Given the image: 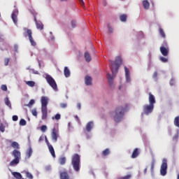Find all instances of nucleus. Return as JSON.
<instances>
[{"label": "nucleus", "mask_w": 179, "mask_h": 179, "mask_svg": "<svg viewBox=\"0 0 179 179\" xmlns=\"http://www.w3.org/2000/svg\"><path fill=\"white\" fill-rule=\"evenodd\" d=\"M103 156H108L110 155V149L106 148L102 152Z\"/></svg>", "instance_id": "obj_31"}, {"label": "nucleus", "mask_w": 179, "mask_h": 179, "mask_svg": "<svg viewBox=\"0 0 179 179\" xmlns=\"http://www.w3.org/2000/svg\"><path fill=\"white\" fill-rule=\"evenodd\" d=\"M162 47L168 48L167 41H164L162 43Z\"/></svg>", "instance_id": "obj_50"}, {"label": "nucleus", "mask_w": 179, "mask_h": 179, "mask_svg": "<svg viewBox=\"0 0 179 179\" xmlns=\"http://www.w3.org/2000/svg\"><path fill=\"white\" fill-rule=\"evenodd\" d=\"M41 101V108H47V106H48V97L42 96Z\"/></svg>", "instance_id": "obj_10"}, {"label": "nucleus", "mask_w": 179, "mask_h": 179, "mask_svg": "<svg viewBox=\"0 0 179 179\" xmlns=\"http://www.w3.org/2000/svg\"><path fill=\"white\" fill-rule=\"evenodd\" d=\"M167 159H162V164L161 165L160 168V174L161 176H166L167 174Z\"/></svg>", "instance_id": "obj_7"}, {"label": "nucleus", "mask_w": 179, "mask_h": 179, "mask_svg": "<svg viewBox=\"0 0 179 179\" xmlns=\"http://www.w3.org/2000/svg\"><path fill=\"white\" fill-rule=\"evenodd\" d=\"M177 179H179V173L177 176Z\"/></svg>", "instance_id": "obj_63"}, {"label": "nucleus", "mask_w": 179, "mask_h": 179, "mask_svg": "<svg viewBox=\"0 0 179 179\" xmlns=\"http://www.w3.org/2000/svg\"><path fill=\"white\" fill-rule=\"evenodd\" d=\"M41 130L42 132H45L47 131V126L42 125L41 127Z\"/></svg>", "instance_id": "obj_40"}, {"label": "nucleus", "mask_w": 179, "mask_h": 179, "mask_svg": "<svg viewBox=\"0 0 179 179\" xmlns=\"http://www.w3.org/2000/svg\"><path fill=\"white\" fill-rule=\"evenodd\" d=\"M60 179H69V174L66 171H62L59 174Z\"/></svg>", "instance_id": "obj_16"}, {"label": "nucleus", "mask_w": 179, "mask_h": 179, "mask_svg": "<svg viewBox=\"0 0 179 179\" xmlns=\"http://www.w3.org/2000/svg\"><path fill=\"white\" fill-rule=\"evenodd\" d=\"M113 27H108V33H113Z\"/></svg>", "instance_id": "obj_56"}, {"label": "nucleus", "mask_w": 179, "mask_h": 179, "mask_svg": "<svg viewBox=\"0 0 179 179\" xmlns=\"http://www.w3.org/2000/svg\"><path fill=\"white\" fill-rule=\"evenodd\" d=\"M120 19L121 22H127V15L123 14L120 16Z\"/></svg>", "instance_id": "obj_32"}, {"label": "nucleus", "mask_w": 179, "mask_h": 179, "mask_svg": "<svg viewBox=\"0 0 179 179\" xmlns=\"http://www.w3.org/2000/svg\"><path fill=\"white\" fill-rule=\"evenodd\" d=\"M159 59H160V61H161L162 62H164V63L169 62V59H167V58H166V57H161L159 58Z\"/></svg>", "instance_id": "obj_36"}, {"label": "nucleus", "mask_w": 179, "mask_h": 179, "mask_svg": "<svg viewBox=\"0 0 179 179\" xmlns=\"http://www.w3.org/2000/svg\"><path fill=\"white\" fill-rule=\"evenodd\" d=\"M129 107V104H126L125 107L119 106L115 110V115L114 116V120L115 122H120L124 117V113L128 110Z\"/></svg>", "instance_id": "obj_2"}, {"label": "nucleus", "mask_w": 179, "mask_h": 179, "mask_svg": "<svg viewBox=\"0 0 179 179\" xmlns=\"http://www.w3.org/2000/svg\"><path fill=\"white\" fill-rule=\"evenodd\" d=\"M13 176L17 179H21L22 178V174L19 172H13Z\"/></svg>", "instance_id": "obj_28"}, {"label": "nucleus", "mask_w": 179, "mask_h": 179, "mask_svg": "<svg viewBox=\"0 0 179 179\" xmlns=\"http://www.w3.org/2000/svg\"><path fill=\"white\" fill-rule=\"evenodd\" d=\"M94 124H93V122H89L86 125V131L87 132H90L92 129H93V127Z\"/></svg>", "instance_id": "obj_17"}, {"label": "nucleus", "mask_w": 179, "mask_h": 179, "mask_svg": "<svg viewBox=\"0 0 179 179\" xmlns=\"http://www.w3.org/2000/svg\"><path fill=\"white\" fill-rule=\"evenodd\" d=\"M174 124H175V125H176V127H179V116H177L175 118Z\"/></svg>", "instance_id": "obj_35"}, {"label": "nucleus", "mask_w": 179, "mask_h": 179, "mask_svg": "<svg viewBox=\"0 0 179 179\" xmlns=\"http://www.w3.org/2000/svg\"><path fill=\"white\" fill-rule=\"evenodd\" d=\"M159 50L162 55H164V57H167V55H169V48L161 46Z\"/></svg>", "instance_id": "obj_11"}, {"label": "nucleus", "mask_w": 179, "mask_h": 179, "mask_svg": "<svg viewBox=\"0 0 179 179\" xmlns=\"http://www.w3.org/2000/svg\"><path fill=\"white\" fill-rule=\"evenodd\" d=\"M12 156L14 157V159L10 162V166H17V164L20 162V159H22V153L17 150H13Z\"/></svg>", "instance_id": "obj_4"}, {"label": "nucleus", "mask_w": 179, "mask_h": 179, "mask_svg": "<svg viewBox=\"0 0 179 179\" xmlns=\"http://www.w3.org/2000/svg\"><path fill=\"white\" fill-rule=\"evenodd\" d=\"M125 77H126V81L127 82H128V83L131 82V76L130 75L129 76H125Z\"/></svg>", "instance_id": "obj_47"}, {"label": "nucleus", "mask_w": 179, "mask_h": 179, "mask_svg": "<svg viewBox=\"0 0 179 179\" xmlns=\"http://www.w3.org/2000/svg\"><path fill=\"white\" fill-rule=\"evenodd\" d=\"M45 142H46V145L48 146H51V144H50V142L48 141V140L47 139V136H45Z\"/></svg>", "instance_id": "obj_54"}, {"label": "nucleus", "mask_w": 179, "mask_h": 179, "mask_svg": "<svg viewBox=\"0 0 179 179\" xmlns=\"http://www.w3.org/2000/svg\"><path fill=\"white\" fill-rule=\"evenodd\" d=\"M42 113V120H47V117H48V112L47 108H41Z\"/></svg>", "instance_id": "obj_13"}, {"label": "nucleus", "mask_w": 179, "mask_h": 179, "mask_svg": "<svg viewBox=\"0 0 179 179\" xmlns=\"http://www.w3.org/2000/svg\"><path fill=\"white\" fill-rule=\"evenodd\" d=\"M155 169V164H151V171H153V169Z\"/></svg>", "instance_id": "obj_59"}, {"label": "nucleus", "mask_w": 179, "mask_h": 179, "mask_svg": "<svg viewBox=\"0 0 179 179\" xmlns=\"http://www.w3.org/2000/svg\"><path fill=\"white\" fill-rule=\"evenodd\" d=\"M49 152L50 155H52V157H55V150H54V147L52 145H49L48 147Z\"/></svg>", "instance_id": "obj_22"}, {"label": "nucleus", "mask_w": 179, "mask_h": 179, "mask_svg": "<svg viewBox=\"0 0 179 179\" xmlns=\"http://www.w3.org/2000/svg\"><path fill=\"white\" fill-rule=\"evenodd\" d=\"M92 80L93 79L89 76H86L85 78V83L87 86L92 85Z\"/></svg>", "instance_id": "obj_15"}, {"label": "nucleus", "mask_w": 179, "mask_h": 179, "mask_svg": "<svg viewBox=\"0 0 179 179\" xmlns=\"http://www.w3.org/2000/svg\"><path fill=\"white\" fill-rule=\"evenodd\" d=\"M45 79L48 83V85L53 89V90L57 91L58 90V87L57 85V82H55V80L52 76L48 74H45Z\"/></svg>", "instance_id": "obj_6"}, {"label": "nucleus", "mask_w": 179, "mask_h": 179, "mask_svg": "<svg viewBox=\"0 0 179 179\" xmlns=\"http://www.w3.org/2000/svg\"><path fill=\"white\" fill-rule=\"evenodd\" d=\"M60 107L61 108H66V107H68V104L62 103H60Z\"/></svg>", "instance_id": "obj_43"}, {"label": "nucleus", "mask_w": 179, "mask_h": 179, "mask_svg": "<svg viewBox=\"0 0 179 179\" xmlns=\"http://www.w3.org/2000/svg\"><path fill=\"white\" fill-rule=\"evenodd\" d=\"M77 107H78V108L79 110H80V103H78V104H77Z\"/></svg>", "instance_id": "obj_60"}, {"label": "nucleus", "mask_w": 179, "mask_h": 179, "mask_svg": "<svg viewBox=\"0 0 179 179\" xmlns=\"http://www.w3.org/2000/svg\"><path fill=\"white\" fill-rule=\"evenodd\" d=\"M26 177L29 179H33V175L30 172H26Z\"/></svg>", "instance_id": "obj_38"}, {"label": "nucleus", "mask_w": 179, "mask_h": 179, "mask_svg": "<svg viewBox=\"0 0 179 179\" xmlns=\"http://www.w3.org/2000/svg\"><path fill=\"white\" fill-rule=\"evenodd\" d=\"M12 19H13V22L15 23V24H17V15H16V14H15V13H13L12 14Z\"/></svg>", "instance_id": "obj_29"}, {"label": "nucleus", "mask_w": 179, "mask_h": 179, "mask_svg": "<svg viewBox=\"0 0 179 179\" xmlns=\"http://www.w3.org/2000/svg\"><path fill=\"white\" fill-rule=\"evenodd\" d=\"M143 6L144 9L148 10V9H149V8L150 7V3H149V1L148 0H143Z\"/></svg>", "instance_id": "obj_19"}, {"label": "nucleus", "mask_w": 179, "mask_h": 179, "mask_svg": "<svg viewBox=\"0 0 179 179\" xmlns=\"http://www.w3.org/2000/svg\"><path fill=\"white\" fill-rule=\"evenodd\" d=\"M51 136H52V141L53 142L56 143L58 141V130H57V129L55 128L52 129Z\"/></svg>", "instance_id": "obj_9"}, {"label": "nucleus", "mask_w": 179, "mask_h": 179, "mask_svg": "<svg viewBox=\"0 0 179 179\" xmlns=\"http://www.w3.org/2000/svg\"><path fill=\"white\" fill-rule=\"evenodd\" d=\"M26 124H27V122L24 120V119H21L20 120V125L24 127V125H26Z\"/></svg>", "instance_id": "obj_37"}, {"label": "nucleus", "mask_w": 179, "mask_h": 179, "mask_svg": "<svg viewBox=\"0 0 179 179\" xmlns=\"http://www.w3.org/2000/svg\"><path fill=\"white\" fill-rule=\"evenodd\" d=\"M84 57L87 62H90L92 61V56H90V53L88 52H85Z\"/></svg>", "instance_id": "obj_20"}, {"label": "nucleus", "mask_w": 179, "mask_h": 179, "mask_svg": "<svg viewBox=\"0 0 179 179\" xmlns=\"http://www.w3.org/2000/svg\"><path fill=\"white\" fill-rule=\"evenodd\" d=\"M64 146H66V150H68V149H69V144L64 143L62 148H64Z\"/></svg>", "instance_id": "obj_52"}, {"label": "nucleus", "mask_w": 179, "mask_h": 179, "mask_svg": "<svg viewBox=\"0 0 179 179\" xmlns=\"http://www.w3.org/2000/svg\"><path fill=\"white\" fill-rule=\"evenodd\" d=\"M59 164H61L62 166H64V164H65V163H66V157H62L59 159Z\"/></svg>", "instance_id": "obj_23"}, {"label": "nucleus", "mask_w": 179, "mask_h": 179, "mask_svg": "<svg viewBox=\"0 0 179 179\" xmlns=\"http://www.w3.org/2000/svg\"><path fill=\"white\" fill-rule=\"evenodd\" d=\"M17 120H19V117H17V115L13 116V121H17Z\"/></svg>", "instance_id": "obj_51"}, {"label": "nucleus", "mask_w": 179, "mask_h": 179, "mask_svg": "<svg viewBox=\"0 0 179 179\" xmlns=\"http://www.w3.org/2000/svg\"><path fill=\"white\" fill-rule=\"evenodd\" d=\"M31 155H33V149H31V148H29L27 152V157H28V159H30V157H31Z\"/></svg>", "instance_id": "obj_26"}, {"label": "nucleus", "mask_w": 179, "mask_h": 179, "mask_svg": "<svg viewBox=\"0 0 179 179\" xmlns=\"http://www.w3.org/2000/svg\"><path fill=\"white\" fill-rule=\"evenodd\" d=\"M159 33L160 36H161L163 38H166V34L164 33V31L163 30V29L159 28Z\"/></svg>", "instance_id": "obj_30"}, {"label": "nucleus", "mask_w": 179, "mask_h": 179, "mask_svg": "<svg viewBox=\"0 0 179 179\" xmlns=\"http://www.w3.org/2000/svg\"><path fill=\"white\" fill-rule=\"evenodd\" d=\"M1 89L3 92H6V90H8V87L6 85H2Z\"/></svg>", "instance_id": "obj_41"}, {"label": "nucleus", "mask_w": 179, "mask_h": 179, "mask_svg": "<svg viewBox=\"0 0 179 179\" xmlns=\"http://www.w3.org/2000/svg\"><path fill=\"white\" fill-rule=\"evenodd\" d=\"M124 72H125V76H129V69L127 66H124Z\"/></svg>", "instance_id": "obj_39"}, {"label": "nucleus", "mask_w": 179, "mask_h": 179, "mask_svg": "<svg viewBox=\"0 0 179 179\" xmlns=\"http://www.w3.org/2000/svg\"><path fill=\"white\" fill-rule=\"evenodd\" d=\"M62 2H66L68 0H60Z\"/></svg>", "instance_id": "obj_62"}, {"label": "nucleus", "mask_w": 179, "mask_h": 179, "mask_svg": "<svg viewBox=\"0 0 179 179\" xmlns=\"http://www.w3.org/2000/svg\"><path fill=\"white\" fill-rule=\"evenodd\" d=\"M0 16H1V14H0Z\"/></svg>", "instance_id": "obj_64"}, {"label": "nucleus", "mask_w": 179, "mask_h": 179, "mask_svg": "<svg viewBox=\"0 0 179 179\" xmlns=\"http://www.w3.org/2000/svg\"><path fill=\"white\" fill-rule=\"evenodd\" d=\"M0 131L1 132H5V126H3L2 124L0 126Z\"/></svg>", "instance_id": "obj_44"}, {"label": "nucleus", "mask_w": 179, "mask_h": 179, "mask_svg": "<svg viewBox=\"0 0 179 179\" xmlns=\"http://www.w3.org/2000/svg\"><path fill=\"white\" fill-rule=\"evenodd\" d=\"M131 177H132V176H131V175H127L124 177H122L121 179H131Z\"/></svg>", "instance_id": "obj_45"}, {"label": "nucleus", "mask_w": 179, "mask_h": 179, "mask_svg": "<svg viewBox=\"0 0 179 179\" xmlns=\"http://www.w3.org/2000/svg\"><path fill=\"white\" fill-rule=\"evenodd\" d=\"M24 32L23 35L24 37H28L29 42L33 47H36V43L34 41V38H33V31L31 29H29V28L24 27L23 28Z\"/></svg>", "instance_id": "obj_5"}, {"label": "nucleus", "mask_w": 179, "mask_h": 179, "mask_svg": "<svg viewBox=\"0 0 179 179\" xmlns=\"http://www.w3.org/2000/svg\"><path fill=\"white\" fill-rule=\"evenodd\" d=\"M79 2L82 6H85V1L83 0H79Z\"/></svg>", "instance_id": "obj_55"}, {"label": "nucleus", "mask_w": 179, "mask_h": 179, "mask_svg": "<svg viewBox=\"0 0 179 179\" xmlns=\"http://www.w3.org/2000/svg\"><path fill=\"white\" fill-rule=\"evenodd\" d=\"M35 101L34 99H31L29 102V103L27 106V107H31V106H33L34 104Z\"/></svg>", "instance_id": "obj_34"}, {"label": "nucleus", "mask_w": 179, "mask_h": 179, "mask_svg": "<svg viewBox=\"0 0 179 179\" xmlns=\"http://www.w3.org/2000/svg\"><path fill=\"white\" fill-rule=\"evenodd\" d=\"M31 114L32 115H34V117H37V110L36 109H33L31 110Z\"/></svg>", "instance_id": "obj_42"}, {"label": "nucleus", "mask_w": 179, "mask_h": 179, "mask_svg": "<svg viewBox=\"0 0 179 179\" xmlns=\"http://www.w3.org/2000/svg\"><path fill=\"white\" fill-rule=\"evenodd\" d=\"M6 106H8L9 108H12V103H10V101L9 100V98L6 97L4 99Z\"/></svg>", "instance_id": "obj_24"}, {"label": "nucleus", "mask_w": 179, "mask_h": 179, "mask_svg": "<svg viewBox=\"0 0 179 179\" xmlns=\"http://www.w3.org/2000/svg\"><path fill=\"white\" fill-rule=\"evenodd\" d=\"M34 22L36 23V29H38L39 30H43L44 29V25H43L41 22L37 21V17H36V16H34Z\"/></svg>", "instance_id": "obj_12"}, {"label": "nucleus", "mask_w": 179, "mask_h": 179, "mask_svg": "<svg viewBox=\"0 0 179 179\" xmlns=\"http://www.w3.org/2000/svg\"><path fill=\"white\" fill-rule=\"evenodd\" d=\"M110 63L112 76L110 73H107V79L110 87L113 88L114 87V78L117 76V73H118V69H120V65L122 64V59L120 57H117L115 62L110 61Z\"/></svg>", "instance_id": "obj_1"}, {"label": "nucleus", "mask_w": 179, "mask_h": 179, "mask_svg": "<svg viewBox=\"0 0 179 179\" xmlns=\"http://www.w3.org/2000/svg\"><path fill=\"white\" fill-rule=\"evenodd\" d=\"M8 64H9V59H5V60H4V65L6 66H8Z\"/></svg>", "instance_id": "obj_46"}, {"label": "nucleus", "mask_w": 179, "mask_h": 179, "mask_svg": "<svg viewBox=\"0 0 179 179\" xmlns=\"http://www.w3.org/2000/svg\"><path fill=\"white\" fill-rule=\"evenodd\" d=\"M71 164L75 171L80 170V156L78 154H74L72 156Z\"/></svg>", "instance_id": "obj_3"}, {"label": "nucleus", "mask_w": 179, "mask_h": 179, "mask_svg": "<svg viewBox=\"0 0 179 179\" xmlns=\"http://www.w3.org/2000/svg\"><path fill=\"white\" fill-rule=\"evenodd\" d=\"M173 139V141H177V139H178V134L174 136Z\"/></svg>", "instance_id": "obj_58"}, {"label": "nucleus", "mask_w": 179, "mask_h": 179, "mask_svg": "<svg viewBox=\"0 0 179 179\" xmlns=\"http://www.w3.org/2000/svg\"><path fill=\"white\" fill-rule=\"evenodd\" d=\"M139 156V150L138 148H135L131 155V159H136V157Z\"/></svg>", "instance_id": "obj_18"}, {"label": "nucleus", "mask_w": 179, "mask_h": 179, "mask_svg": "<svg viewBox=\"0 0 179 179\" xmlns=\"http://www.w3.org/2000/svg\"><path fill=\"white\" fill-rule=\"evenodd\" d=\"M149 103L150 104L155 106V104L156 103V99L155 98V95L152 94V93H149Z\"/></svg>", "instance_id": "obj_14"}, {"label": "nucleus", "mask_w": 179, "mask_h": 179, "mask_svg": "<svg viewBox=\"0 0 179 179\" xmlns=\"http://www.w3.org/2000/svg\"><path fill=\"white\" fill-rule=\"evenodd\" d=\"M153 79H157V71H155L152 75Z\"/></svg>", "instance_id": "obj_49"}, {"label": "nucleus", "mask_w": 179, "mask_h": 179, "mask_svg": "<svg viewBox=\"0 0 179 179\" xmlns=\"http://www.w3.org/2000/svg\"><path fill=\"white\" fill-rule=\"evenodd\" d=\"M25 83L27 86H29V87H34L36 85V83L34 81H26Z\"/></svg>", "instance_id": "obj_27"}, {"label": "nucleus", "mask_w": 179, "mask_h": 179, "mask_svg": "<svg viewBox=\"0 0 179 179\" xmlns=\"http://www.w3.org/2000/svg\"><path fill=\"white\" fill-rule=\"evenodd\" d=\"M52 120H61V115L59 113L56 114L55 117H52Z\"/></svg>", "instance_id": "obj_33"}, {"label": "nucleus", "mask_w": 179, "mask_h": 179, "mask_svg": "<svg viewBox=\"0 0 179 179\" xmlns=\"http://www.w3.org/2000/svg\"><path fill=\"white\" fill-rule=\"evenodd\" d=\"M64 73L66 78H69L71 76V71H69V69H68V67H64Z\"/></svg>", "instance_id": "obj_21"}, {"label": "nucleus", "mask_w": 179, "mask_h": 179, "mask_svg": "<svg viewBox=\"0 0 179 179\" xmlns=\"http://www.w3.org/2000/svg\"><path fill=\"white\" fill-rule=\"evenodd\" d=\"M43 141H44V136H41L39 137V139H38L39 143L43 142Z\"/></svg>", "instance_id": "obj_53"}, {"label": "nucleus", "mask_w": 179, "mask_h": 179, "mask_svg": "<svg viewBox=\"0 0 179 179\" xmlns=\"http://www.w3.org/2000/svg\"><path fill=\"white\" fill-rule=\"evenodd\" d=\"M148 171V169L147 168H145V170H144V173H145V174H146V172Z\"/></svg>", "instance_id": "obj_61"}, {"label": "nucleus", "mask_w": 179, "mask_h": 179, "mask_svg": "<svg viewBox=\"0 0 179 179\" xmlns=\"http://www.w3.org/2000/svg\"><path fill=\"white\" fill-rule=\"evenodd\" d=\"M11 146L12 148H13V149L16 150V149H20V146L19 145V143L16 141H14L11 143Z\"/></svg>", "instance_id": "obj_25"}, {"label": "nucleus", "mask_w": 179, "mask_h": 179, "mask_svg": "<svg viewBox=\"0 0 179 179\" xmlns=\"http://www.w3.org/2000/svg\"><path fill=\"white\" fill-rule=\"evenodd\" d=\"M174 83H175L174 80H173V79H171V81H170V85H171V86L174 85Z\"/></svg>", "instance_id": "obj_57"}, {"label": "nucleus", "mask_w": 179, "mask_h": 179, "mask_svg": "<svg viewBox=\"0 0 179 179\" xmlns=\"http://www.w3.org/2000/svg\"><path fill=\"white\" fill-rule=\"evenodd\" d=\"M153 108H155V105L150 103L149 105H145L143 106V113L146 114V115H148V114L153 113Z\"/></svg>", "instance_id": "obj_8"}, {"label": "nucleus", "mask_w": 179, "mask_h": 179, "mask_svg": "<svg viewBox=\"0 0 179 179\" xmlns=\"http://www.w3.org/2000/svg\"><path fill=\"white\" fill-rule=\"evenodd\" d=\"M71 26H72L73 29H74V27H76V22L71 21Z\"/></svg>", "instance_id": "obj_48"}]
</instances>
